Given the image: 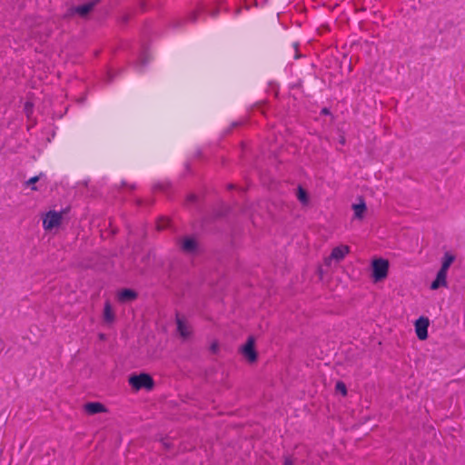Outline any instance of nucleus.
Listing matches in <instances>:
<instances>
[{
	"instance_id": "obj_1",
	"label": "nucleus",
	"mask_w": 465,
	"mask_h": 465,
	"mask_svg": "<svg viewBox=\"0 0 465 465\" xmlns=\"http://www.w3.org/2000/svg\"><path fill=\"white\" fill-rule=\"evenodd\" d=\"M128 382L132 389L134 391H140L143 389L147 391H150L155 386V382L153 377L147 372L131 374L128 378Z\"/></svg>"
},
{
	"instance_id": "obj_2",
	"label": "nucleus",
	"mask_w": 465,
	"mask_h": 465,
	"mask_svg": "<svg viewBox=\"0 0 465 465\" xmlns=\"http://www.w3.org/2000/svg\"><path fill=\"white\" fill-rule=\"evenodd\" d=\"M390 268V262L384 258H374L371 263V277L373 282H382L387 278Z\"/></svg>"
},
{
	"instance_id": "obj_3",
	"label": "nucleus",
	"mask_w": 465,
	"mask_h": 465,
	"mask_svg": "<svg viewBox=\"0 0 465 465\" xmlns=\"http://www.w3.org/2000/svg\"><path fill=\"white\" fill-rule=\"evenodd\" d=\"M255 337L253 335L248 336L246 341L240 346L238 351L244 359L250 363H255L258 361V351L255 347Z\"/></svg>"
},
{
	"instance_id": "obj_4",
	"label": "nucleus",
	"mask_w": 465,
	"mask_h": 465,
	"mask_svg": "<svg viewBox=\"0 0 465 465\" xmlns=\"http://www.w3.org/2000/svg\"><path fill=\"white\" fill-rule=\"evenodd\" d=\"M180 250L189 255H196L201 253V245L194 235H186L179 240Z\"/></svg>"
},
{
	"instance_id": "obj_5",
	"label": "nucleus",
	"mask_w": 465,
	"mask_h": 465,
	"mask_svg": "<svg viewBox=\"0 0 465 465\" xmlns=\"http://www.w3.org/2000/svg\"><path fill=\"white\" fill-rule=\"evenodd\" d=\"M69 208H65L61 212L49 211L43 218V227L45 231H52L60 226L63 221V214L65 213Z\"/></svg>"
},
{
	"instance_id": "obj_6",
	"label": "nucleus",
	"mask_w": 465,
	"mask_h": 465,
	"mask_svg": "<svg viewBox=\"0 0 465 465\" xmlns=\"http://www.w3.org/2000/svg\"><path fill=\"white\" fill-rule=\"evenodd\" d=\"M430 320L428 317L420 316L414 322L415 332L419 340L425 341L428 339V328Z\"/></svg>"
},
{
	"instance_id": "obj_7",
	"label": "nucleus",
	"mask_w": 465,
	"mask_h": 465,
	"mask_svg": "<svg viewBox=\"0 0 465 465\" xmlns=\"http://www.w3.org/2000/svg\"><path fill=\"white\" fill-rule=\"evenodd\" d=\"M175 323L176 331L183 340L192 335L191 327L188 325L185 317L181 315L179 312H175Z\"/></svg>"
},
{
	"instance_id": "obj_8",
	"label": "nucleus",
	"mask_w": 465,
	"mask_h": 465,
	"mask_svg": "<svg viewBox=\"0 0 465 465\" xmlns=\"http://www.w3.org/2000/svg\"><path fill=\"white\" fill-rule=\"evenodd\" d=\"M101 1L102 0H92L83 5H75L74 11L81 18H87Z\"/></svg>"
},
{
	"instance_id": "obj_9",
	"label": "nucleus",
	"mask_w": 465,
	"mask_h": 465,
	"mask_svg": "<svg viewBox=\"0 0 465 465\" xmlns=\"http://www.w3.org/2000/svg\"><path fill=\"white\" fill-rule=\"evenodd\" d=\"M349 252L350 247L348 245L336 246L331 250L330 256L325 259V264L330 265L331 260H335L339 262L343 260L345 255Z\"/></svg>"
},
{
	"instance_id": "obj_10",
	"label": "nucleus",
	"mask_w": 465,
	"mask_h": 465,
	"mask_svg": "<svg viewBox=\"0 0 465 465\" xmlns=\"http://www.w3.org/2000/svg\"><path fill=\"white\" fill-rule=\"evenodd\" d=\"M138 292L131 288H123L117 292V301L120 303H128L135 301L138 298Z\"/></svg>"
},
{
	"instance_id": "obj_11",
	"label": "nucleus",
	"mask_w": 465,
	"mask_h": 465,
	"mask_svg": "<svg viewBox=\"0 0 465 465\" xmlns=\"http://www.w3.org/2000/svg\"><path fill=\"white\" fill-rule=\"evenodd\" d=\"M84 411L89 415L107 412V408L104 404L99 401H89L84 405Z\"/></svg>"
},
{
	"instance_id": "obj_12",
	"label": "nucleus",
	"mask_w": 465,
	"mask_h": 465,
	"mask_svg": "<svg viewBox=\"0 0 465 465\" xmlns=\"http://www.w3.org/2000/svg\"><path fill=\"white\" fill-rule=\"evenodd\" d=\"M447 273L448 272L440 269L436 274L435 279L431 282L430 289L435 291L440 287H447Z\"/></svg>"
},
{
	"instance_id": "obj_13",
	"label": "nucleus",
	"mask_w": 465,
	"mask_h": 465,
	"mask_svg": "<svg viewBox=\"0 0 465 465\" xmlns=\"http://www.w3.org/2000/svg\"><path fill=\"white\" fill-rule=\"evenodd\" d=\"M116 316L109 300L104 302L103 311V321L105 324H112L115 322Z\"/></svg>"
},
{
	"instance_id": "obj_14",
	"label": "nucleus",
	"mask_w": 465,
	"mask_h": 465,
	"mask_svg": "<svg viewBox=\"0 0 465 465\" xmlns=\"http://www.w3.org/2000/svg\"><path fill=\"white\" fill-rule=\"evenodd\" d=\"M352 210L354 211V218L358 220H362L364 217V213L367 210L366 203L364 200L361 197L360 203L352 204Z\"/></svg>"
},
{
	"instance_id": "obj_15",
	"label": "nucleus",
	"mask_w": 465,
	"mask_h": 465,
	"mask_svg": "<svg viewBox=\"0 0 465 465\" xmlns=\"http://www.w3.org/2000/svg\"><path fill=\"white\" fill-rule=\"evenodd\" d=\"M455 259L456 257L454 254H452L450 252H446L441 259V265L440 269L448 272L450 265L454 262Z\"/></svg>"
},
{
	"instance_id": "obj_16",
	"label": "nucleus",
	"mask_w": 465,
	"mask_h": 465,
	"mask_svg": "<svg viewBox=\"0 0 465 465\" xmlns=\"http://www.w3.org/2000/svg\"><path fill=\"white\" fill-rule=\"evenodd\" d=\"M296 197L302 204H307L309 203V193L301 185H299L296 190Z\"/></svg>"
},
{
	"instance_id": "obj_17",
	"label": "nucleus",
	"mask_w": 465,
	"mask_h": 465,
	"mask_svg": "<svg viewBox=\"0 0 465 465\" xmlns=\"http://www.w3.org/2000/svg\"><path fill=\"white\" fill-rule=\"evenodd\" d=\"M228 213H229V208H227L225 206H222L221 208L214 209L212 213H213L214 219L220 220V219L225 217L228 214Z\"/></svg>"
},
{
	"instance_id": "obj_18",
	"label": "nucleus",
	"mask_w": 465,
	"mask_h": 465,
	"mask_svg": "<svg viewBox=\"0 0 465 465\" xmlns=\"http://www.w3.org/2000/svg\"><path fill=\"white\" fill-rule=\"evenodd\" d=\"M43 175V173H41L40 174L38 175H35V176H33L31 177L30 179H28L25 184L26 186H31V189L33 191H38V188L36 187L35 183L40 180L41 176Z\"/></svg>"
},
{
	"instance_id": "obj_19",
	"label": "nucleus",
	"mask_w": 465,
	"mask_h": 465,
	"mask_svg": "<svg viewBox=\"0 0 465 465\" xmlns=\"http://www.w3.org/2000/svg\"><path fill=\"white\" fill-rule=\"evenodd\" d=\"M217 220L214 219L213 213L209 214V215H206L204 217L202 218V221H201V226L203 228H206L208 227L210 224L215 223Z\"/></svg>"
},
{
	"instance_id": "obj_20",
	"label": "nucleus",
	"mask_w": 465,
	"mask_h": 465,
	"mask_svg": "<svg viewBox=\"0 0 465 465\" xmlns=\"http://www.w3.org/2000/svg\"><path fill=\"white\" fill-rule=\"evenodd\" d=\"M335 391H336V392L341 393L342 396H346L348 393L346 384L341 381H338L336 382Z\"/></svg>"
},
{
	"instance_id": "obj_21",
	"label": "nucleus",
	"mask_w": 465,
	"mask_h": 465,
	"mask_svg": "<svg viewBox=\"0 0 465 465\" xmlns=\"http://www.w3.org/2000/svg\"><path fill=\"white\" fill-rule=\"evenodd\" d=\"M168 225H169V220L168 219L163 218V217H160L157 220V229L158 230H163V229L167 228Z\"/></svg>"
},
{
	"instance_id": "obj_22",
	"label": "nucleus",
	"mask_w": 465,
	"mask_h": 465,
	"mask_svg": "<svg viewBox=\"0 0 465 465\" xmlns=\"http://www.w3.org/2000/svg\"><path fill=\"white\" fill-rule=\"evenodd\" d=\"M170 187H171V183H167V182L166 183H158L153 185L154 190H158V191H162V192H165Z\"/></svg>"
},
{
	"instance_id": "obj_23",
	"label": "nucleus",
	"mask_w": 465,
	"mask_h": 465,
	"mask_svg": "<svg viewBox=\"0 0 465 465\" xmlns=\"http://www.w3.org/2000/svg\"><path fill=\"white\" fill-rule=\"evenodd\" d=\"M149 60H150V56L147 54V51L143 50L142 52V54H141V56H140V64H141V65L142 66H145L149 63Z\"/></svg>"
},
{
	"instance_id": "obj_24",
	"label": "nucleus",
	"mask_w": 465,
	"mask_h": 465,
	"mask_svg": "<svg viewBox=\"0 0 465 465\" xmlns=\"http://www.w3.org/2000/svg\"><path fill=\"white\" fill-rule=\"evenodd\" d=\"M34 104L30 101L25 102L24 111L27 116L33 113Z\"/></svg>"
},
{
	"instance_id": "obj_25",
	"label": "nucleus",
	"mask_w": 465,
	"mask_h": 465,
	"mask_svg": "<svg viewBox=\"0 0 465 465\" xmlns=\"http://www.w3.org/2000/svg\"><path fill=\"white\" fill-rule=\"evenodd\" d=\"M74 6L75 5H73L66 10L65 14L64 15V18L69 19L74 15H77L76 12L74 11Z\"/></svg>"
},
{
	"instance_id": "obj_26",
	"label": "nucleus",
	"mask_w": 465,
	"mask_h": 465,
	"mask_svg": "<svg viewBox=\"0 0 465 465\" xmlns=\"http://www.w3.org/2000/svg\"><path fill=\"white\" fill-rule=\"evenodd\" d=\"M343 63H346V66H347L348 72H351V69H352V67H351V59H350V58H348V56H347V55H344V56L342 57V60H341V68H342V64H343Z\"/></svg>"
},
{
	"instance_id": "obj_27",
	"label": "nucleus",
	"mask_w": 465,
	"mask_h": 465,
	"mask_svg": "<svg viewBox=\"0 0 465 465\" xmlns=\"http://www.w3.org/2000/svg\"><path fill=\"white\" fill-rule=\"evenodd\" d=\"M210 351L213 354H217L219 351V343L217 341H213L210 346Z\"/></svg>"
},
{
	"instance_id": "obj_28",
	"label": "nucleus",
	"mask_w": 465,
	"mask_h": 465,
	"mask_svg": "<svg viewBox=\"0 0 465 465\" xmlns=\"http://www.w3.org/2000/svg\"><path fill=\"white\" fill-rule=\"evenodd\" d=\"M199 12H200V11H198V10H196V11H193V12L189 15V16H188V20H189V21H191V22H193V23L196 22V20H197V18H198Z\"/></svg>"
},
{
	"instance_id": "obj_29",
	"label": "nucleus",
	"mask_w": 465,
	"mask_h": 465,
	"mask_svg": "<svg viewBox=\"0 0 465 465\" xmlns=\"http://www.w3.org/2000/svg\"><path fill=\"white\" fill-rule=\"evenodd\" d=\"M283 465H294V461L291 456L283 457Z\"/></svg>"
},
{
	"instance_id": "obj_30",
	"label": "nucleus",
	"mask_w": 465,
	"mask_h": 465,
	"mask_svg": "<svg viewBox=\"0 0 465 465\" xmlns=\"http://www.w3.org/2000/svg\"><path fill=\"white\" fill-rule=\"evenodd\" d=\"M129 20H130V15H123L122 17L119 18V23L121 25H127Z\"/></svg>"
},
{
	"instance_id": "obj_31",
	"label": "nucleus",
	"mask_w": 465,
	"mask_h": 465,
	"mask_svg": "<svg viewBox=\"0 0 465 465\" xmlns=\"http://www.w3.org/2000/svg\"><path fill=\"white\" fill-rule=\"evenodd\" d=\"M163 445V448L166 450H170L171 449H173V445L168 441H165L164 439H162L161 440Z\"/></svg>"
},
{
	"instance_id": "obj_32",
	"label": "nucleus",
	"mask_w": 465,
	"mask_h": 465,
	"mask_svg": "<svg viewBox=\"0 0 465 465\" xmlns=\"http://www.w3.org/2000/svg\"><path fill=\"white\" fill-rule=\"evenodd\" d=\"M152 254H153V255H154L153 251V250H150V251H149V252H147V253H146V254L142 258V262H146L150 259V257H151V255H152Z\"/></svg>"
},
{
	"instance_id": "obj_33",
	"label": "nucleus",
	"mask_w": 465,
	"mask_h": 465,
	"mask_svg": "<svg viewBox=\"0 0 465 465\" xmlns=\"http://www.w3.org/2000/svg\"><path fill=\"white\" fill-rule=\"evenodd\" d=\"M197 198L198 197H197L196 194L191 193V194L188 195L187 201L190 202V203H196Z\"/></svg>"
},
{
	"instance_id": "obj_34",
	"label": "nucleus",
	"mask_w": 465,
	"mask_h": 465,
	"mask_svg": "<svg viewBox=\"0 0 465 465\" xmlns=\"http://www.w3.org/2000/svg\"><path fill=\"white\" fill-rule=\"evenodd\" d=\"M321 114L322 115H330L331 114V110L327 107H323L322 110H321Z\"/></svg>"
},
{
	"instance_id": "obj_35",
	"label": "nucleus",
	"mask_w": 465,
	"mask_h": 465,
	"mask_svg": "<svg viewBox=\"0 0 465 465\" xmlns=\"http://www.w3.org/2000/svg\"><path fill=\"white\" fill-rule=\"evenodd\" d=\"M298 45H298L297 43L293 44V45H292V47H293V49H294V51H295V54H294V58H295V59H297V58H299V57H300V55H299V54H298Z\"/></svg>"
},
{
	"instance_id": "obj_36",
	"label": "nucleus",
	"mask_w": 465,
	"mask_h": 465,
	"mask_svg": "<svg viewBox=\"0 0 465 465\" xmlns=\"http://www.w3.org/2000/svg\"><path fill=\"white\" fill-rule=\"evenodd\" d=\"M339 143H341V145H344L346 143V138H345L344 134L340 135Z\"/></svg>"
},
{
	"instance_id": "obj_37",
	"label": "nucleus",
	"mask_w": 465,
	"mask_h": 465,
	"mask_svg": "<svg viewBox=\"0 0 465 465\" xmlns=\"http://www.w3.org/2000/svg\"><path fill=\"white\" fill-rule=\"evenodd\" d=\"M218 13H219V10H218V9H215V10H213V11L211 13V15L214 17V16H216V15H218Z\"/></svg>"
},
{
	"instance_id": "obj_38",
	"label": "nucleus",
	"mask_w": 465,
	"mask_h": 465,
	"mask_svg": "<svg viewBox=\"0 0 465 465\" xmlns=\"http://www.w3.org/2000/svg\"><path fill=\"white\" fill-rule=\"evenodd\" d=\"M114 77V76L113 74H111V73H108V82L109 83H111L113 81Z\"/></svg>"
},
{
	"instance_id": "obj_39",
	"label": "nucleus",
	"mask_w": 465,
	"mask_h": 465,
	"mask_svg": "<svg viewBox=\"0 0 465 465\" xmlns=\"http://www.w3.org/2000/svg\"><path fill=\"white\" fill-rule=\"evenodd\" d=\"M227 188H228L229 190H232V189H234V188H235V185H234V184H232V183H230V184H228V185H227Z\"/></svg>"
},
{
	"instance_id": "obj_40",
	"label": "nucleus",
	"mask_w": 465,
	"mask_h": 465,
	"mask_svg": "<svg viewBox=\"0 0 465 465\" xmlns=\"http://www.w3.org/2000/svg\"><path fill=\"white\" fill-rule=\"evenodd\" d=\"M99 338H100L101 340H104V339H105V334H104V333H100V334H99Z\"/></svg>"
},
{
	"instance_id": "obj_41",
	"label": "nucleus",
	"mask_w": 465,
	"mask_h": 465,
	"mask_svg": "<svg viewBox=\"0 0 465 465\" xmlns=\"http://www.w3.org/2000/svg\"><path fill=\"white\" fill-rule=\"evenodd\" d=\"M319 272L322 274V269L320 267L319 268Z\"/></svg>"
}]
</instances>
